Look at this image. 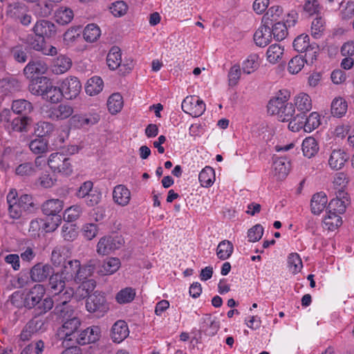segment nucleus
<instances>
[{"label":"nucleus","instance_id":"obj_1","mask_svg":"<svg viewBox=\"0 0 354 354\" xmlns=\"http://www.w3.org/2000/svg\"><path fill=\"white\" fill-rule=\"evenodd\" d=\"M45 293L46 289L43 285H35L25 295V307L29 309L35 308V315H37L45 314L51 310L54 306V300L50 297L42 299Z\"/></svg>","mask_w":354,"mask_h":354},{"label":"nucleus","instance_id":"obj_2","mask_svg":"<svg viewBox=\"0 0 354 354\" xmlns=\"http://www.w3.org/2000/svg\"><path fill=\"white\" fill-rule=\"evenodd\" d=\"M48 165L53 172H57L64 176H69L73 172L71 159L63 153H53L50 154Z\"/></svg>","mask_w":354,"mask_h":354},{"label":"nucleus","instance_id":"obj_3","mask_svg":"<svg viewBox=\"0 0 354 354\" xmlns=\"http://www.w3.org/2000/svg\"><path fill=\"white\" fill-rule=\"evenodd\" d=\"M106 62L111 70L119 68L122 74L129 73L133 66L132 62L122 64L121 52L118 46H113L111 48L106 57Z\"/></svg>","mask_w":354,"mask_h":354},{"label":"nucleus","instance_id":"obj_4","mask_svg":"<svg viewBox=\"0 0 354 354\" xmlns=\"http://www.w3.org/2000/svg\"><path fill=\"white\" fill-rule=\"evenodd\" d=\"M81 325L80 319L75 315L63 320L59 335L64 342H71Z\"/></svg>","mask_w":354,"mask_h":354},{"label":"nucleus","instance_id":"obj_5","mask_svg":"<svg viewBox=\"0 0 354 354\" xmlns=\"http://www.w3.org/2000/svg\"><path fill=\"white\" fill-rule=\"evenodd\" d=\"M182 109L192 117H199L205 111V104L197 96H187L182 102Z\"/></svg>","mask_w":354,"mask_h":354},{"label":"nucleus","instance_id":"obj_6","mask_svg":"<svg viewBox=\"0 0 354 354\" xmlns=\"http://www.w3.org/2000/svg\"><path fill=\"white\" fill-rule=\"evenodd\" d=\"M100 336V329L98 326L88 327L83 330L77 332L75 338L73 339L72 344L84 345L86 344L95 342Z\"/></svg>","mask_w":354,"mask_h":354},{"label":"nucleus","instance_id":"obj_7","mask_svg":"<svg viewBox=\"0 0 354 354\" xmlns=\"http://www.w3.org/2000/svg\"><path fill=\"white\" fill-rule=\"evenodd\" d=\"M60 88L65 98L72 100L80 93L82 84L77 77H71L62 82Z\"/></svg>","mask_w":354,"mask_h":354},{"label":"nucleus","instance_id":"obj_8","mask_svg":"<svg viewBox=\"0 0 354 354\" xmlns=\"http://www.w3.org/2000/svg\"><path fill=\"white\" fill-rule=\"evenodd\" d=\"M122 245L120 237H102L97 245V252L101 255H106L118 249Z\"/></svg>","mask_w":354,"mask_h":354},{"label":"nucleus","instance_id":"obj_9","mask_svg":"<svg viewBox=\"0 0 354 354\" xmlns=\"http://www.w3.org/2000/svg\"><path fill=\"white\" fill-rule=\"evenodd\" d=\"M86 308L88 312L104 311L106 306V298L104 294L98 291L88 295L86 299Z\"/></svg>","mask_w":354,"mask_h":354},{"label":"nucleus","instance_id":"obj_10","mask_svg":"<svg viewBox=\"0 0 354 354\" xmlns=\"http://www.w3.org/2000/svg\"><path fill=\"white\" fill-rule=\"evenodd\" d=\"M349 203L348 194L343 190H339L337 196L333 198L328 203L327 211L335 212L338 214H343L346 211V206Z\"/></svg>","mask_w":354,"mask_h":354},{"label":"nucleus","instance_id":"obj_11","mask_svg":"<svg viewBox=\"0 0 354 354\" xmlns=\"http://www.w3.org/2000/svg\"><path fill=\"white\" fill-rule=\"evenodd\" d=\"M8 211L10 218L18 219L25 213L21 209L20 203L17 200V192L15 189H11L6 196Z\"/></svg>","mask_w":354,"mask_h":354},{"label":"nucleus","instance_id":"obj_12","mask_svg":"<svg viewBox=\"0 0 354 354\" xmlns=\"http://www.w3.org/2000/svg\"><path fill=\"white\" fill-rule=\"evenodd\" d=\"M53 274V268L48 264L39 263L30 270V278L33 281L41 282Z\"/></svg>","mask_w":354,"mask_h":354},{"label":"nucleus","instance_id":"obj_13","mask_svg":"<svg viewBox=\"0 0 354 354\" xmlns=\"http://www.w3.org/2000/svg\"><path fill=\"white\" fill-rule=\"evenodd\" d=\"M32 31L37 37L43 38L51 37L56 32L54 24L44 19L37 21L32 28Z\"/></svg>","mask_w":354,"mask_h":354},{"label":"nucleus","instance_id":"obj_14","mask_svg":"<svg viewBox=\"0 0 354 354\" xmlns=\"http://www.w3.org/2000/svg\"><path fill=\"white\" fill-rule=\"evenodd\" d=\"M73 112L74 109L72 106L61 104L50 109L48 116L53 120H64L71 117Z\"/></svg>","mask_w":354,"mask_h":354},{"label":"nucleus","instance_id":"obj_15","mask_svg":"<svg viewBox=\"0 0 354 354\" xmlns=\"http://www.w3.org/2000/svg\"><path fill=\"white\" fill-rule=\"evenodd\" d=\"M129 334L127 324L123 320L117 321L112 326L111 337L115 343H120L125 339Z\"/></svg>","mask_w":354,"mask_h":354},{"label":"nucleus","instance_id":"obj_16","mask_svg":"<svg viewBox=\"0 0 354 354\" xmlns=\"http://www.w3.org/2000/svg\"><path fill=\"white\" fill-rule=\"evenodd\" d=\"M12 17L24 26H28L32 22V16L29 13L27 6L23 3L15 4Z\"/></svg>","mask_w":354,"mask_h":354},{"label":"nucleus","instance_id":"obj_17","mask_svg":"<svg viewBox=\"0 0 354 354\" xmlns=\"http://www.w3.org/2000/svg\"><path fill=\"white\" fill-rule=\"evenodd\" d=\"M349 159V156L342 149H334L332 151L328 165L332 169H341Z\"/></svg>","mask_w":354,"mask_h":354},{"label":"nucleus","instance_id":"obj_18","mask_svg":"<svg viewBox=\"0 0 354 354\" xmlns=\"http://www.w3.org/2000/svg\"><path fill=\"white\" fill-rule=\"evenodd\" d=\"M113 199L118 205L124 207L129 203L131 192L129 189L123 185H116L113 191Z\"/></svg>","mask_w":354,"mask_h":354},{"label":"nucleus","instance_id":"obj_19","mask_svg":"<svg viewBox=\"0 0 354 354\" xmlns=\"http://www.w3.org/2000/svg\"><path fill=\"white\" fill-rule=\"evenodd\" d=\"M272 37L271 28L269 24L263 23L254 33V40L256 44L261 47L267 46Z\"/></svg>","mask_w":354,"mask_h":354},{"label":"nucleus","instance_id":"obj_20","mask_svg":"<svg viewBox=\"0 0 354 354\" xmlns=\"http://www.w3.org/2000/svg\"><path fill=\"white\" fill-rule=\"evenodd\" d=\"M100 261L97 259H91L83 266L80 263L78 272L75 277V282H81L93 275L95 270L99 266Z\"/></svg>","mask_w":354,"mask_h":354},{"label":"nucleus","instance_id":"obj_21","mask_svg":"<svg viewBox=\"0 0 354 354\" xmlns=\"http://www.w3.org/2000/svg\"><path fill=\"white\" fill-rule=\"evenodd\" d=\"M65 277L61 273L57 272L53 274L49 278L48 287L52 293L57 295L61 293L66 289V283L69 282V280H65Z\"/></svg>","mask_w":354,"mask_h":354},{"label":"nucleus","instance_id":"obj_22","mask_svg":"<svg viewBox=\"0 0 354 354\" xmlns=\"http://www.w3.org/2000/svg\"><path fill=\"white\" fill-rule=\"evenodd\" d=\"M48 70V65L43 61L30 62L24 68V73L28 77H32L34 75H43Z\"/></svg>","mask_w":354,"mask_h":354},{"label":"nucleus","instance_id":"obj_23","mask_svg":"<svg viewBox=\"0 0 354 354\" xmlns=\"http://www.w3.org/2000/svg\"><path fill=\"white\" fill-rule=\"evenodd\" d=\"M327 196L324 192L314 194L311 198V212L314 214H319L326 207Z\"/></svg>","mask_w":354,"mask_h":354},{"label":"nucleus","instance_id":"obj_24","mask_svg":"<svg viewBox=\"0 0 354 354\" xmlns=\"http://www.w3.org/2000/svg\"><path fill=\"white\" fill-rule=\"evenodd\" d=\"M274 175L279 180L283 179L290 171V162L284 157L277 158L273 162Z\"/></svg>","mask_w":354,"mask_h":354},{"label":"nucleus","instance_id":"obj_25","mask_svg":"<svg viewBox=\"0 0 354 354\" xmlns=\"http://www.w3.org/2000/svg\"><path fill=\"white\" fill-rule=\"evenodd\" d=\"M79 266L80 261L78 260H70L64 263L59 273L65 277V280L72 281L73 279L75 281Z\"/></svg>","mask_w":354,"mask_h":354},{"label":"nucleus","instance_id":"obj_26","mask_svg":"<svg viewBox=\"0 0 354 354\" xmlns=\"http://www.w3.org/2000/svg\"><path fill=\"white\" fill-rule=\"evenodd\" d=\"M13 113L21 116H27L33 109L32 104L26 100H16L12 103L11 106Z\"/></svg>","mask_w":354,"mask_h":354},{"label":"nucleus","instance_id":"obj_27","mask_svg":"<svg viewBox=\"0 0 354 354\" xmlns=\"http://www.w3.org/2000/svg\"><path fill=\"white\" fill-rule=\"evenodd\" d=\"M120 260L118 258H108L102 263L98 272L102 275L112 274L120 268Z\"/></svg>","mask_w":354,"mask_h":354},{"label":"nucleus","instance_id":"obj_28","mask_svg":"<svg viewBox=\"0 0 354 354\" xmlns=\"http://www.w3.org/2000/svg\"><path fill=\"white\" fill-rule=\"evenodd\" d=\"M63 202L59 199H51L46 201L42 205V212L46 215L57 216L63 209Z\"/></svg>","mask_w":354,"mask_h":354},{"label":"nucleus","instance_id":"obj_29","mask_svg":"<svg viewBox=\"0 0 354 354\" xmlns=\"http://www.w3.org/2000/svg\"><path fill=\"white\" fill-rule=\"evenodd\" d=\"M72 62L65 55L58 56L54 61L53 72L55 74H62L71 68Z\"/></svg>","mask_w":354,"mask_h":354},{"label":"nucleus","instance_id":"obj_30","mask_svg":"<svg viewBox=\"0 0 354 354\" xmlns=\"http://www.w3.org/2000/svg\"><path fill=\"white\" fill-rule=\"evenodd\" d=\"M45 92L43 99L51 102L53 103L58 102L63 97V93L59 87L55 86L51 82H48L47 86L45 87Z\"/></svg>","mask_w":354,"mask_h":354},{"label":"nucleus","instance_id":"obj_31","mask_svg":"<svg viewBox=\"0 0 354 354\" xmlns=\"http://www.w3.org/2000/svg\"><path fill=\"white\" fill-rule=\"evenodd\" d=\"M295 105L299 111L304 115L306 112L312 109V100L310 97L304 93L298 94L295 98Z\"/></svg>","mask_w":354,"mask_h":354},{"label":"nucleus","instance_id":"obj_32","mask_svg":"<svg viewBox=\"0 0 354 354\" xmlns=\"http://www.w3.org/2000/svg\"><path fill=\"white\" fill-rule=\"evenodd\" d=\"M104 84L102 78L98 76H94L90 78L85 86V91L91 96L97 95L103 88Z\"/></svg>","mask_w":354,"mask_h":354},{"label":"nucleus","instance_id":"obj_33","mask_svg":"<svg viewBox=\"0 0 354 354\" xmlns=\"http://www.w3.org/2000/svg\"><path fill=\"white\" fill-rule=\"evenodd\" d=\"M48 82L49 80L46 77L37 78L31 82L28 86V90L33 95L43 97L46 91L45 87L47 86Z\"/></svg>","mask_w":354,"mask_h":354},{"label":"nucleus","instance_id":"obj_34","mask_svg":"<svg viewBox=\"0 0 354 354\" xmlns=\"http://www.w3.org/2000/svg\"><path fill=\"white\" fill-rule=\"evenodd\" d=\"M302 151L304 155L310 158L319 151V146L317 140L313 137L305 138L302 142Z\"/></svg>","mask_w":354,"mask_h":354},{"label":"nucleus","instance_id":"obj_35","mask_svg":"<svg viewBox=\"0 0 354 354\" xmlns=\"http://www.w3.org/2000/svg\"><path fill=\"white\" fill-rule=\"evenodd\" d=\"M288 100V96L286 95L271 99L268 104V111L272 115H278Z\"/></svg>","mask_w":354,"mask_h":354},{"label":"nucleus","instance_id":"obj_36","mask_svg":"<svg viewBox=\"0 0 354 354\" xmlns=\"http://www.w3.org/2000/svg\"><path fill=\"white\" fill-rule=\"evenodd\" d=\"M283 9L279 6H273L270 7L266 13L263 15L262 19V22L272 25V24L276 23L277 20L282 15Z\"/></svg>","mask_w":354,"mask_h":354},{"label":"nucleus","instance_id":"obj_37","mask_svg":"<svg viewBox=\"0 0 354 354\" xmlns=\"http://www.w3.org/2000/svg\"><path fill=\"white\" fill-rule=\"evenodd\" d=\"M347 108V102L344 99L336 97L331 103V114L334 117L341 118L346 113Z\"/></svg>","mask_w":354,"mask_h":354},{"label":"nucleus","instance_id":"obj_38","mask_svg":"<svg viewBox=\"0 0 354 354\" xmlns=\"http://www.w3.org/2000/svg\"><path fill=\"white\" fill-rule=\"evenodd\" d=\"M29 122L30 118L27 116L17 117L12 120L8 128L17 132H26Z\"/></svg>","mask_w":354,"mask_h":354},{"label":"nucleus","instance_id":"obj_39","mask_svg":"<svg viewBox=\"0 0 354 354\" xmlns=\"http://www.w3.org/2000/svg\"><path fill=\"white\" fill-rule=\"evenodd\" d=\"M198 179L203 187H210L215 180L214 170L211 167H205L200 172Z\"/></svg>","mask_w":354,"mask_h":354},{"label":"nucleus","instance_id":"obj_40","mask_svg":"<svg viewBox=\"0 0 354 354\" xmlns=\"http://www.w3.org/2000/svg\"><path fill=\"white\" fill-rule=\"evenodd\" d=\"M73 10L66 7H60L55 12L56 21L61 25H66L70 23L73 19Z\"/></svg>","mask_w":354,"mask_h":354},{"label":"nucleus","instance_id":"obj_41","mask_svg":"<svg viewBox=\"0 0 354 354\" xmlns=\"http://www.w3.org/2000/svg\"><path fill=\"white\" fill-rule=\"evenodd\" d=\"M123 106V99L120 93H113L108 99L107 107L112 114L120 112Z\"/></svg>","mask_w":354,"mask_h":354},{"label":"nucleus","instance_id":"obj_42","mask_svg":"<svg viewBox=\"0 0 354 354\" xmlns=\"http://www.w3.org/2000/svg\"><path fill=\"white\" fill-rule=\"evenodd\" d=\"M342 221L339 214L327 212V215L324 218V223L328 230L333 231L342 225Z\"/></svg>","mask_w":354,"mask_h":354},{"label":"nucleus","instance_id":"obj_43","mask_svg":"<svg viewBox=\"0 0 354 354\" xmlns=\"http://www.w3.org/2000/svg\"><path fill=\"white\" fill-rule=\"evenodd\" d=\"M259 66V55L257 54H251L242 64L243 73L250 74L254 72Z\"/></svg>","mask_w":354,"mask_h":354},{"label":"nucleus","instance_id":"obj_44","mask_svg":"<svg viewBox=\"0 0 354 354\" xmlns=\"http://www.w3.org/2000/svg\"><path fill=\"white\" fill-rule=\"evenodd\" d=\"M233 250V244L230 241L224 240L219 243L216 254L220 259L225 260L232 255Z\"/></svg>","mask_w":354,"mask_h":354},{"label":"nucleus","instance_id":"obj_45","mask_svg":"<svg viewBox=\"0 0 354 354\" xmlns=\"http://www.w3.org/2000/svg\"><path fill=\"white\" fill-rule=\"evenodd\" d=\"M320 124V115L317 112H313L308 118H304V130L306 132H311L317 129Z\"/></svg>","mask_w":354,"mask_h":354},{"label":"nucleus","instance_id":"obj_46","mask_svg":"<svg viewBox=\"0 0 354 354\" xmlns=\"http://www.w3.org/2000/svg\"><path fill=\"white\" fill-rule=\"evenodd\" d=\"M54 131V126L53 124L40 121L37 122L35 127V134L39 137L44 138V137L49 136Z\"/></svg>","mask_w":354,"mask_h":354},{"label":"nucleus","instance_id":"obj_47","mask_svg":"<svg viewBox=\"0 0 354 354\" xmlns=\"http://www.w3.org/2000/svg\"><path fill=\"white\" fill-rule=\"evenodd\" d=\"M100 28L93 24L87 25L84 30V38L88 42L95 41L100 36Z\"/></svg>","mask_w":354,"mask_h":354},{"label":"nucleus","instance_id":"obj_48","mask_svg":"<svg viewBox=\"0 0 354 354\" xmlns=\"http://www.w3.org/2000/svg\"><path fill=\"white\" fill-rule=\"evenodd\" d=\"M28 48L23 45H17L10 49V54L13 59L19 63H24L28 59Z\"/></svg>","mask_w":354,"mask_h":354},{"label":"nucleus","instance_id":"obj_49","mask_svg":"<svg viewBox=\"0 0 354 354\" xmlns=\"http://www.w3.org/2000/svg\"><path fill=\"white\" fill-rule=\"evenodd\" d=\"M136 296L135 290L132 288L122 289L115 296L116 301L120 304H127L133 300Z\"/></svg>","mask_w":354,"mask_h":354},{"label":"nucleus","instance_id":"obj_50","mask_svg":"<svg viewBox=\"0 0 354 354\" xmlns=\"http://www.w3.org/2000/svg\"><path fill=\"white\" fill-rule=\"evenodd\" d=\"M30 149L36 154L44 153L48 151V140L45 138H36L29 144Z\"/></svg>","mask_w":354,"mask_h":354},{"label":"nucleus","instance_id":"obj_51","mask_svg":"<svg viewBox=\"0 0 354 354\" xmlns=\"http://www.w3.org/2000/svg\"><path fill=\"white\" fill-rule=\"evenodd\" d=\"M283 53V48L279 44H272L267 50V59L269 62L274 64L279 59Z\"/></svg>","mask_w":354,"mask_h":354},{"label":"nucleus","instance_id":"obj_52","mask_svg":"<svg viewBox=\"0 0 354 354\" xmlns=\"http://www.w3.org/2000/svg\"><path fill=\"white\" fill-rule=\"evenodd\" d=\"M270 26H272L271 32L277 40H282L286 37L288 26L284 23L278 21L272 24Z\"/></svg>","mask_w":354,"mask_h":354},{"label":"nucleus","instance_id":"obj_53","mask_svg":"<svg viewBox=\"0 0 354 354\" xmlns=\"http://www.w3.org/2000/svg\"><path fill=\"white\" fill-rule=\"evenodd\" d=\"M288 264L290 271L293 274L300 272L303 267L301 259L297 253H292L288 256Z\"/></svg>","mask_w":354,"mask_h":354},{"label":"nucleus","instance_id":"obj_54","mask_svg":"<svg viewBox=\"0 0 354 354\" xmlns=\"http://www.w3.org/2000/svg\"><path fill=\"white\" fill-rule=\"evenodd\" d=\"M325 19L319 15L312 21L311 34L315 38L320 37L325 28Z\"/></svg>","mask_w":354,"mask_h":354},{"label":"nucleus","instance_id":"obj_55","mask_svg":"<svg viewBox=\"0 0 354 354\" xmlns=\"http://www.w3.org/2000/svg\"><path fill=\"white\" fill-rule=\"evenodd\" d=\"M37 172L35 166L32 162H24L18 165L15 169V174L20 176H30Z\"/></svg>","mask_w":354,"mask_h":354},{"label":"nucleus","instance_id":"obj_56","mask_svg":"<svg viewBox=\"0 0 354 354\" xmlns=\"http://www.w3.org/2000/svg\"><path fill=\"white\" fill-rule=\"evenodd\" d=\"M54 313L66 319L74 315V310L69 304H57L54 309Z\"/></svg>","mask_w":354,"mask_h":354},{"label":"nucleus","instance_id":"obj_57","mask_svg":"<svg viewBox=\"0 0 354 354\" xmlns=\"http://www.w3.org/2000/svg\"><path fill=\"white\" fill-rule=\"evenodd\" d=\"M305 62L303 57L297 55L288 62V71L292 74L298 73L304 66Z\"/></svg>","mask_w":354,"mask_h":354},{"label":"nucleus","instance_id":"obj_58","mask_svg":"<svg viewBox=\"0 0 354 354\" xmlns=\"http://www.w3.org/2000/svg\"><path fill=\"white\" fill-rule=\"evenodd\" d=\"M82 212V208L79 205H75L67 208L64 214V218L68 223L77 220Z\"/></svg>","mask_w":354,"mask_h":354},{"label":"nucleus","instance_id":"obj_59","mask_svg":"<svg viewBox=\"0 0 354 354\" xmlns=\"http://www.w3.org/2000/svg\"><path fill=\"white\" fill-rule=\"evenodd\" d=\"M311 44L309 42V37L307 35H300L293 41V47L297 52L303 53L308 49Z\"/></svg>","mask_w":354,"mask_h":354},{"label":"nucleus","instance_id":"obj_60","mask_svg":"<svg viewBox=\"0 0 354 354\" xmlns=\"http://www.w3.org/2000/svg\"><path fill=\"white\" fill-rule=\"evenodd\" d=\"M18 201L20 203L21 209L25 213H31L35 209V204L34 203L32 196L28 194H23L19 198Z\"/></svg>","mask_w":354,"mask_h":354},{"label":"nucleus","instance_id":"obj_61","mask_svg":"<svg viewBox=\"0 0 354 354\" xmlns=\"http://www.w3.org/2000/svg\"><path fill=\"white\" fill-rule=\"evenodd\" d=\"M303 8L304 10L309 15L314 14L319 15L322 10V6L318 0H306Z\"/></svg>","mask_w":354,"mask_h":354},{"label":"nucleus","instance_id":"obj_62","mask_svg":"<svg viewBox=\"0 0 354 354\" xmlns=\"http://www.w3.org/2000/svg\"><path fill=\"white\" fill-rule=\"evenodd\" d=\"M318 51V46L315 43L311 44L308 49L303 51V53H305L304 57H303L305 63L312 64L317 59Z\"/></svg>","mask_w":354,"mask_h":354},{"label":"nucleus","instance_id":"obj_63","mask_svg":"<svg viewBox=\"0 0 354 354\" xmlns=\"http://www.w3.org/2000/svg\"><path fill=\"white\" fill-rule=\"evenodd\" d=\"M295 113V107L292 103H288V101L284 104L282 110L279 112L277 117L279 120L282 122L289 121Z\"/></svg>","mask_w":354,"mask_h":354},{"label":"nucleus","instance_id":"obj_64","mask_svg":"<svg viewBox=\"0 0 354 354\" xmlns=\"http://www.w3.org/2000/svg\"><path fill=\"white\" fill-rule=\"evenodd\" d=\"M241 74V67L238 64L232 66L228 73V82L230 86H234L238 84Z\"/></svg>","mask_w":354,"mask_h":354}]
</instances>
